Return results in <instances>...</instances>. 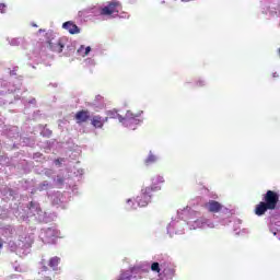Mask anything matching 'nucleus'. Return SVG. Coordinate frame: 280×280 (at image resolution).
Listing matches in <instances>:
<instances>
[{
	"label": "nucleus",
	"mask_w": 280,
	"mask_h": 280,
	"mask_svg": "<svg viewBox=\"0 0 280 280\" xmlns=\"http://www.w3.org/2000/svg\"><path fill=\"white\" fill-rule=\"evenodd\" d=\"M262 200L258 205H256L254 213L256 215H266V211H275L277 209V205H279V194L275 190H267L265 195H262Z\"/></svg>",
	"instance_id": "nucleus-1"
},
{
	"label": "nucleus",
	"mask_w": 280,
	"mask_h": 280,
	"mask_svg": "<svg viewBox=\"0 0 280 280\" xmlns=\"http://www.w3.org/2000/svg\"><path fill=\"white\" fill-rule=\"evenodd\" d=\"M154 191H161V187L154 186V187H144L141 189L140 196L136 198L138 205L140 207H148L150 202H152V196Z\"/></svg>",
	"instance_id": "nucleus-2"
},
{
	"label": "nucleus",
	"mask_w": 280,
	"mask_h": 280,
	"mask_svg": "<svg viewBox=\"0 0 280 280\" xmlns=\"http://www.w3.org/2000/svg\"><path fill=\"white\" fill-rule=\"evenodd\" d=\"M121 10V2L117 0H112L107 5L101 8V16H112V14H119Z\"/></svg>",
	"instance_id": "nucleus-3"
},
{
	"label": "nucleus",
	"mask_w": 280,
	"mask_h": 280,
	"mask_svg": "<svg viewBox=\"0 0 280 280\" xmlns=\"http://www.w3.org/2000/svg\"><path fill=\"white\" fill-rule=\"evenodd\" d=\"M137 117H141V114H135L130 110L126 113V116L122 117V125L127 128H130L131 130H137V124L139 120H137Z\"/></svg>",
	"instance_id": "nucleus-4"
},
{
	"label": "nucleus",
	"mask_w": 280,
	"mask_h": 280,
	"mask_svg": "<svg viewBox=\"0 0 280 280\" xmlns=\"http://www.w3.org/2000/svg\"><path fill=\"white\" fill-rule=\"evenodd\" d=\"M209 213H220L222 211V203L220 201L210 200L203 205Z\"/></svg>",
	"instance_id": "nucleus-5"
},
{
	"label": "nucleus",
	"mask_w": 280,
	"mask_h": 280,
	"mask_svg": "<svg viewBox=\"0 0 280 280\" xmlns=\"http://www.w3.org/2000/svg\"><path fill=\"white\" fill-rule=\"evenodd\" d=\"M74 119L79 125L86 124V121L91 119V113L86 109H81L77 112V114L74 115Z\"/></svg>",
	"instance_id": "nucleus-6"
},
{
	"label": "nucleus",
	"mask_w": 280,
	"mask_h": 280,
	"mask_svg": "<svg viewBox=\"0 0 280 280\" xmlns=\"http://www.w3.org/2000/svg\"><path fill=\"white\" fill-rule=\"evenodd\" d=\"M48 48L50 51H55V54H62V50L65 49V45H62V42L50 39L47 42Z\"/></svg>",
	"instance_id": "nucleus-7"
},
{
	"label": "nucleus",
	"mask_w": 280,
	"mask_h": 280,
	"mask_svg": "<svg viewBox=\"0 0 280 280\" xmlns=\"http://www.w3.org/2000/svg\"><path fill=\"white\" fill-rule=\"evenodd\" d=\"M63 30H67L69 34H80V27L75 23L68 21L62 24Z\"/></svg>",
	"instance_id": "nucleus-8"
},
{
	"label": "nucleus",
	"mask_w": 280,
	"mask_h": 280,
	"mask_svg": "<svg viewBox=\"0 0 280 280\" xmlns=\"http://www.w3.org/2000/svg\"><path fill=\"white\" fill-rule=\"evenodd\" d=\"M106 120H104V118H102V116L96 115L92 118L91 124L94 128H104V122Z\"/></svg>",
	"instance_id": "nucleus-9"
},
{
	"label": "nucleus",
	"mask_w": 280,
	"mask_h": 280,
	"mask_svg": "<svg viewBox=\"0 0 280 280\" xmlns=\"http://www.w3.org/2000/svg\"><path fill=\"white\" fill-rule=\"evenodd\" d=\"M107 117L109 119H119L120 124H122V121H124V117L121 115H119V113H117V110H115V109L114 110H109L107 113Z\"/></svg>",
	"instance_id": "nucleus-10"
},
{
	"label": "nucleus",
	"mask_w": 280,
	"mask_h": 280,
	"mask_svg": "<svg viewBox=\"0 0 280 280\" xmlns=\"http://www.w3.org/2000/svg\"><path fill=\"white\" fill-rule=\"evenodd\" d=\"M162 183H165V179L163 178V176L161 175H155L153 178H152V185L149 186V187H161L159 185H161Z\"/></svg>",
	"instance_id": "nucleus-11"
},
{
	"label": "nucleus",
	"mask_w": 280,
	"mask_h": 280,
	"mask_svg": "<svg viewBox=\"0 0 280 280\" xmlns=\"http://www.w3.org/2000/svg\"><path fill=\"white\" fill-rule=\"evenodd\" d=\"M58 264H60V259L57 256H55L49 259L48 266L52 268V270H56V268H58Z\"/></svg>",
	"instance_id": "nucleus-12"
},
{
	"label": "nucleus",
	"mask_w": 280,
	"mask_h": 280,
	"mask_svg": "<svg viewBox=\"0 0 280 280\" xmlns=\"http://www.w3.org/2000/svg\"><path fill=\"white\" fill-rule=\"evenodd\" d=\"M152 163H156V155L154 154H149V156L145 160V165H150Z\"/></svg>",
	"instance_id": "nucleus-13"
},
{
	"label": "nucleus",
	"mask_w": 280,
	"mask_h": 280,
	"mask_svg": "<svg viewBox=\"0 0 280 280\" xmlns=\"http://www.w3.org/2000/svg\"><path fill=\"white\" fill-rule=\"evenodd\" d=\"M151 270H152L153 272H161V265H159V262H153V264L151 265Z\"/></svg>",
	"instance_id": "nucleus-14"
},
{
	"label": "nucleus",
	"mask_w": 280,
	"mask_h": 280,
	"mask_svg": "<svg viewBox=\"0 0 280 280\" xmlns=\"http://www.w3.org/2000/svg\"><path fill=\"white\" fill-rule=\"evenodd\" d=\"M88 54H91V47L90 46L84 48V52L81 54V56L84 58Z\"/></svg>",
	"instance_id": "nucleus-15"
},
{
	"label": "nucleus",
	"mask_w": 280,
	"mask_h": 280,
	"mask_svg": "<svg viewBox=\"0 0 280 280\" xmlns=\"http://www.w3.org/2000/svg\"><path fill=\"white\" fill-rule=\"evenodd\" d=\"M28 209H38V205H36V202H34V201H31L30 203H28Z\"/></svg>",
	"instance_id": "nucleus-16"
},
{
	"label": "nucleus",
	"mask_w": 280,
	"mask_h": 280,
	"mask_svg": "<svg viewBox=\"0 0 280 280\" xmlns=\"http://www.w3.org/2000/svg\"><path fill=\"white\" fill-rule=\"evenodd\" d=\"M5 8H7L5 3H0V12H1V14H5Z\"/></svg>",
	"instance_id": "nucleus-17"
},
{
	"label": "nucleus",
	"mask_w": 280,
	"mask_h": 280,
	"mask_svg": "<svg viewBox=\"0 0 280 280\" xmlns=\"http://www.w3.org/2000/svg\"><path fill=\"white\" fill-rule=\"evenodd\" d=\"M57 183H58V185H65V178L58 176V177H57Z\"/></svg>",
	"instance_id": "nucleus-18"
},
{
	"label": "nucleus",
	"mask_w": 280,
	"mask_h": 280,
	"mask_svg": "<svg viewBox=\"0 0 280 280\" xmlns=\"http://www.w3.org/2000/svg\"><path fill=\"white\" fill-rule=\"evenodd\" d=\"M84 46H80V48L78 49V54L80 55V56H82V54H84Z\"/></svg>",
	"instance_id": "nucleus-19"
},
{
	"label": "nucleus",
	"mask_w": 280,
	"mask_h": 280,
	"mask_svg": "<svg viewBox=\"0 0 280 280\" xmlns=\"http://www.w3.org/2000/svg\"><path fill=\"white\" fill-rule=\"evenodd\" d=\"M205 85V81L199 80L196 82V86H203Z\"/></svg>",
	"instance_id": "nucleus-20"
},
{
	"label": "nucleus",
	"mask_w": 280,
	"mask_h": 280,
	"mask_svg": "<svg viewBox=\"0 0 280 280\" xmlns=\"http://www.w3.org/2000/svg\"><path fill=\"white\" fill-rule=\"evenodd\" d=\"M42 189H45V187H49V183L48 182H44L42 185H40Z\"/></svg>",
	"instance_id": "nucleus-21"
},
{
	"label": "nucleus",
	"mask_w": 280,
	"mask_h": 280,
	"mask_svg": "<svg viewBox=\"0 0 280 280\" xmlns=\"http://www.w3.org/2000/svg\"><path fill=\"white\" fill-rule=\"evenodd\" d=\"M56 165H60V159L55 160Z\"/></svg>",
	"instance_id": "nucleus-22"
},
{
	"label": "nucleus",
	"mask_w": 280,
	"mask_h": 280,
	"mask_svg": "<svg viewBox=\"0 0 280 280\" xmlns=\"http://www.w3.org/2000/svg\"><path fill=\"white\" fill-rule=\"evenodd\" d=\"M0 248H3V241L0 238Z\"/></svg>",
	"instance_id": "nucleus-23"
},
{
	"label": "nucleus",
	"mask_w": 280,
	"mask_h": 280,
	"mask_svg": "<svg viewBox=\"0 0 280 280\" xmlns=\"http://www.w3.org/2000/svg\"><path fill=\"white\" fill-rule=\"evenodd\" d=\"M47 233H51V229H48V230H47Z\"/></svg>",
	"instance_id": "nucleus-24"
},
{
	"label": "nucleus",
	"mask_w": 280,
	"mask_h": 280,
	"mask_svg": "<svg viewBox=\"0 0 280 280\" xmlns=\"http://www.w3.org/2000/svg\"><path fill=\"white\" fill-rule=\"evenodd\" d=\"M182 1L187 2V1H191V0H182Z\"/></svg>",
	"instance_id": "nucleus-25"
},
{
	"label": "nucleus",
	"mask_w": 280,
	"mask_h": 280,
	"mask_svg": "<svg viewBox=\"0 0 280 280\" xmlns=\"http://www.w3.org/2000/svg\"><path fill=\"white\" fill-rule=\"evenodd\" d=\"M141 114H143V112L138 113V115H141Z\"/></svg>",
	"instance_id": "nucleus-26"
},
{
	"label": "nucleus",
	"mask_w": 280,
	"mask_h": 280,
	"mask_svg": "<svg viewBox=\"0 0 280 280\" xmlns=\"http://www.w3.org/2000/svg\"><path fill=\"white\" fill-rule=\"evenodd\" d=\"M105 121H108V117L105 118Z\"/></svg>",
	"instance_id": "nucleus-27"
},
{
	"label": "nucleus",
	"mask_w": 280,
	"mask_h": 280,
	"mask_svg": "<svg viewBox=\"0 0 280 280\" xmlns=\"http://www.w3.org/2000/svg\"><path fill=\"white\" fill-rule=\"evenodd\" d=\"M278 52L280 54V48L278 49Z\"/></svg>",
	"instance_id": "nucleus-28"
}]
</instances>
